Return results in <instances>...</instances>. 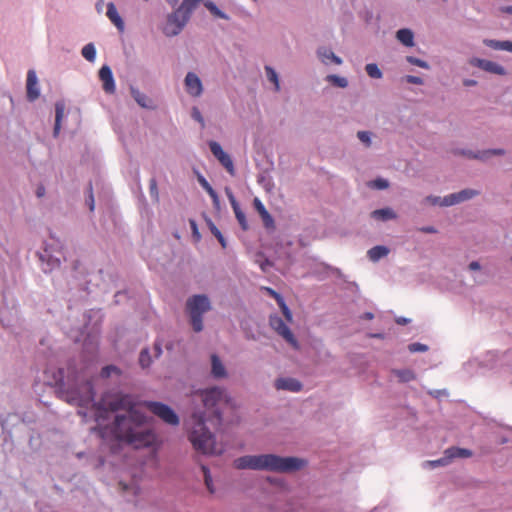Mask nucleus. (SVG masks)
Here are the masks:
<instances>
[{"label": "nucleus", "instance_id": "obj_1", "mask_svg": "<svg viewBox=\"0 0 512 512\" xmlns=\"http://www.w3.org/2000/svg\"><path fill=\"white\" fill-rule=\"evenodd\" d=\"M95 392L91 381H86L79 389L66 391L65 398L69 403L79 406L96 407V418H105V413L126 410L128 415H117L113 432L115 437L136 449L152 446L156 441L153 432L142 427L144 416L135 407L132 397L122 393H107L98 403H94Z\"/></svg>", "mask_w": 512, "mask_h": 512}, {"label": "nucleus", "instance_id": "obj_2", "mask_svg": "<svg viewBox=\"0 0 512 512\" xmlns=\"http://www.w3.org/2000/svg\"><path fill=\"white\" fill-rule=\"evenodd\" d=\"M204 406L203 412H195L191 417L188 439L193 448L204 455H220L224 448L216 442L215 436L206 427L210 422L214 427L222 423L225 409H232L233 404L225 389L212 387L195 393Z\"/></svg>", "mask_w": 512, "mask_h": 512}, {"label": "nucleus", "instance_id": "obj_3", "mask_svg": "<svg viewBox=\"0 0 512 512\" xmlns=\"http://www.w3.org/2000/svg\"><path fill=\"white\" fill-rule=\"evenodd\" d=\"M306 462L297 457H281L274 454L245 455L235 459L237 469L266 470L273 472H293L300 470Z\"/></svg>", "mask_w": 512, "mask_h": 512}, {"label": "nucleus", "instance_id": "obj_4", "mask_svg": "<svg viewBox=\"0 0 512 512\" xmlns=\"http://www.w3.org/2000/svg\"><path fill=\"white\" fill-rule=\"evenodd\" d=\"M211 309V303L206 295H194L186 302V311L195 332L203 330V314Z\"/></svg>", "mask_w": 512, "mask_h": 512}, {"label": "nucleus", "instance_id": "obj_5", "mask_svg": "<svg viewBox=\"0 0 512 512\" xmlns=\"http://www.w3.org/2000/svg\"><path fill=\"white\" fill-rule=\"evenodd\" d=\"M189 18L190 15L179 7L176 11L168 15L166 24L163 27V33L169 37L178 35Z\"/></svg>", "mask_w": 512, "mask_h": 512}, {"label": "nucleus", "instance_id": "obj_6", "mask_svg": "<svg viewBox=\"0 0 512 512\" xmlns=\"http://www.w3.org/2000/svg\"><path fill=\"white\" fill-rule=\"evenodd\" d=\"M144 405L150 412L158 416L165 423L173 426L179 424V417L168 405L154 401L145 402Z\"/></svg>", "mask_w": 512, "mask_h": 512}, {"label": "nucleus", "instance_id": "obj_7", "mask_svg": "<svg viewBox=\"0 0 512 512\" xmlns=\"http://www.w3.org/2000/svg\"><path fill=\"white\" fill-rule=\"evenodd\" d=\"M291 322H289L290 324ZM269 324L271 328L280 335L286 342H288L291 346L294 348L298 347V342L291 332V330L288 327V321L285 319L283 320L278 315H271L269 318Z\"/></svg>", "mask_w": 512, "mask_h": 512}, {"label": "nucleus", "instance_id": "obj_8", "mask_svg": "<svg viewBox=\"0 0 512 512\" xmlns=\"http://www.w3.org/2000/svg\"><path fill=\"white\" fill-rule=\"evenodd\" d=\"M476 194L473 190H462L458 193L450 194L443 199L440 197H427V201L430 202L432 205H441V206H452L454 204L460 203L462 201L468 200L472 198Z\"/></svg>", "mask_w": 512, "mask_h": 512}, {"label": "nucleus", "instance_id": "obj_9", "mask_svg": "<svg viewBox=\"0 0 512 512\" xmlns=\"http://www.w3.org/2000/svg\"><path fill=\"white\" fill-rule=\"evenodd\" d=\"M185 87L189 95L199 97L202 94L203 87L200 78L193 72H188L185 77Z\"/></svg>", "mask_w": 512, "mask_h": 512}, {"label": "nucleus", "instance_id": "obj_10", "mask_svg": "<svg viewBox=\"0 0 512 512\" xmlns=\"http://www.w3.org/2000/svg\"><path fill=\"white\" fill-rule=\"evenodd\" d=\"M64 371L61 368L49 367L44 371V380L50 386L63 387L64 383Z\"/></svg>", "mask_w": 512, "mask_h": 512}, {"label": "nucleus", "instance_id": "obj_11", "mask_svg": "<svg viewBox=\"0 0 512 512\" xmlns=\"http://www.w3.org/2000/svg\"><path fill=\"white\" fill-rule=\"evenodd\" d=\"M99 78L103 84V90L108 94H113L116 90L115 81L109 66L104 65L99 70Z\"/></svg>", "mask_w": 512, "mask_h": 512}, {"label": "nucleus", "instance_id": "obj_12", "mask_svg": "<svg viewBox=\"0 0 512 512\" xmlns=\"http://www.w3.org/2000/svg\"><path fill=\"white\" fill-rule=\"evenodd\" d=\"M261 290H263L265 293H267L270 297L274 298L276 300L284 318H286V320L288 322H293L292 312L286 305L284 298L278 292H276L275 290H273L270 287H262Z\"/></svg>", "mask_w": 512, "mask_h": 512}, {"label": "nucleus", "instance_id": "obj_13", "mask_svg": "<svg viewBox=\"0 0 512 512\" xmlns=\"http://www.w3.org/2000/svg\"><path fill=\"white\" fill-rule=\"evenodd\" d=\"M26 91L29 101L36 100L40 95L38 80L34 70H29L27 73Z\"/></svg>", "mask_w": 512, "mask_h": 512}, {"label": "nucleus", "instance_id": "obj_14", "mask_svg": "<svg viewBox=\"0 0 512 512\" xmlns=\"http://www.w3.org/2000/svg\"><path fill=\"white\" fill-rule=\"evenodd\" d=\"M471 64L474 66H477L487 72H491V73L498 74V75L505 74V69L501 65H499L493 61L474 58L471 60Z\"/></svg>", "mask_w": 512, "mask_h": 512}, {"label": "nucleus", "instance_id": "obj_15", "mask_svg": "<svg viewBox=\"0 0 512 512\" xmlns=\"http://www.w3.org/2000/svg\"><path fill=\"white\" fill-rule=\"evenodd\" d=\"M226 194H227V197L229 199V202L233 208V211L235 213V217L236 219L238 220L240 226L242 227L243 230H246L248 228V223H247V220H246V217H245V214L244 212L241 210L235 196L233 195V193L229 190V189H226Z\"/></svg>", "mask_w": 512, "mask_h": 512}, {"label": "nucleus", "instance_id": "obj_16", "mask_svg": "<svg viewBox=\"0 0 512 512\" xmlns=\"http://www.w3.org/2000/svg\"><path fill=\"white\" fill-rule=\"evenodd\" d=\"M211 375L215 379H223L228 376L224 363L216 354L211 355Z\"/></svg>", "mask_w": 512, "mask_h": 512}, {"label": "nucleus", "instance_id": "obj_17", "mask_svg": "<svg viewBox=\"0 0 512 512\" xmlns=\"http://www.w3.org/2000/svg\"><path fill=\"white\" fill-rule=\"evenodd\" d=\"M275 387L278 390H289L292 392H298L302 388V384L293 378H279L275 382Z\"/></svg>", "mask_w": 512, "mask_h": 512}, {"label": "nucleus", "instance_id": "obj_18", "mask_svg": "<svg viewBox=\"0 0 512 512\" xmlns=\"http://www.w3.org/2000/svg\"><path fill=\"white\" fill-rule=\"evenodd\" d=\"M130 92L134 100L137 102L139 106L146 109H154L155 105L153 104V101L144 93L139 91L135 87L130 88Z\"/></svg>", "mask_w": 512, "mask_h": 512}, {"label": "nucleus", "instance_id": "obj_19", "mask_svg": "<svg viewBox=\"0 0 512 512\" xmlns=\"http://www.w3.org/2000/svg\"><path fill=\"white\" fill-rule=\"evenodd\" d=\"M107 17L109 20L117 27V29L122 32L124 30V22L120 17L115 5L110 2L107 5Z\"/></svg>", "mask_w": 512, "mask_h": 512}, {"label": "nucleus", "instance_id": "obj_20", "mask_svg": "<svg viewBox=\"0 0 512 512\" xmlns=\"http://www.w3.org/2000/svg\"><path fill=\"white\" fill-rule=\"evenodd\" d=\"M317 54L322 63L326 65L331 62L336 65H340L342 63V60L338 56H336L330 49L325 47L319 48Z\"/></svg>", "mask_w": 512, "mask_h": 512}, {"label": "nucleus", "instance_id": "obj_21", "mask_svg": "<svg viewBox=\"0 0 512 512\" xmlns=\"http://www.w3.org/2000/svg\"><path fill=\"white\" fill-rule=\"evenodd\" d=\"M253 203H254L255 209L260 214L265 226L272 227L274 225L273 218L271 217V215L269 214V212L267 211V209L265 208L263 203L258 198H255Z\"/></svg>", "mask_w": 512, "mask_h": 512}, {"label": "nucleus", "instance_id": "obj_22", "mask_svg": "<svg viewBox=\"0 0 512 512\" xmlns=\"http://www.w3.org/2000/svg\"><path fill=\"white\" fill-rule=\"evenodd\" d=\"M445 454L448 455L452 461L454 458H469L472 456V451L465 448L450 447L445 450Z\"/></svg>", "mask_w": 512, "mask_h": 512}, {"label": "nucleus", "instance_id": "obj_23", "mask_svg": "<svg viewBox=\"0 0 512 512\" xmlns=\"http://www.w3.org/2000/svg\"><path fill=\"white\" fill-rule=\"evenodd\" d=\"M396 38L407 47H412L414 45V35L410 29L403 28L398 30Z\"/></svg>", "mask_w": 512, "mask_h": 512}, {"label": "nucleus", "instance_id": "obj_24", "mask_svg": "<svg viewBox=\"0 0 512 512\" xmlns=\"http://www.w3.org/2000/svg\"><path fill=\"white\" fill-rule=\"evenodd\" d=\"M64 111H65V104L63 102H57L55 104V125H54V135L55 136H57L59 134Z\"/></svg>", "mask_w": 512, "mask_h": 512}, {"label": "nucleus", "instance_id": "obj_25", "mask_svg": "<svg viewBox=\"0 0 512 512\" xmlns=\"http://www.w3.org/2000/svg\"><path fill=\"white\" fill-rule=\"evenodd\" d=\"M198 181L200 183V185L203 187V189L209 194V196L211 197L212 201H213V204L216 206V207H219V204H220V201H219V197H218V194L216 193V191L212 188V186L208 183V181L203 177V176H199L198 177Z\"/></svg>", "mask_w": 512, "mask_h": 512}, {"label": "nucleus", "instance_id": "obj_26", "mask_svg": "<svg viewBox=\"0 0 512 512\" xmlns=\"http://www.w3.org/2000/svg\"><path fill=\"white\" fill-rule=\"evenodd\" d=\"M371 216L374 219L382 220V221H386V220H390V219L396 218L395 212L392 209H390V208H383V209L374 210L371 213Z\"/></svg>", "mask_w": 512, "mask_h": 512}, {"label": "nucleus", "instance_id": "obj_27", "mask_svg": "<svg viewBox=\"0 0 512 512\" xmlns=\"http://www.w3.org/2000/svg\"><path fill=\"white\" fill-rule=\"evenodd\" d=\"M389 249L385 246H375L368 251V257L371 261H378L382 257L388 255Z\"/></svg>", "mask_w": 512, "mask_h": 512}, {"label": "nucleus", "instance_id": "obj_28", "mask_svg": "<svg viewBox=\"0 0 512 512\" xmlns=\"http://www.w3.org/2000/svg\"><path fill=\"white\" fill-rule=\"evenodd\" d=\"M82 56L88 60L89 62H94L95 58H96V49L94 47V45L92 43H88L86 44L83 48H82Z\"/></svg>", "mask_w": 512, "mask_h": 512}, {"label": "nucleus", "instance_id": "obj_29", "mask_svg": "<svg viewBox=\"0 0 512 512\" xmlns=\"http://www.w3.org/2000/svg\"><path fill=\"white\" fill-rule=\"evenodd\" d=\"M230 175L235 174L234 164L231 157L226 153L217 159Z\"/></svg>", "mask_w": 512, "mask_h": 512}, {"label": "nucleus", "instance_id": "obj_30", "mask_svg": "<svg viewBox=\"0 0 512 512\" xmlns=\"http://www.w3.org/2000/svg\"><path fill=\"white\" fill-rule=\"evenodd\" d=\"M396 376L401 382H409L415 379V374L409 369L395 371Z\"/></svg>", "mask_w": 512, "mask_h": 512}, {"label": "nucleus", "instance_id": "obj_31", "mask_svg": "<svg viewBox=\"0 0 512 512\" xmlns=\"http://www.w3.org/2000/svg\"><path fill=\"white\" fill-rule=\"evenodd\" d=\"M112 374L120 376L121 370L115 365H108L103 367L100 372L102 378H109Z\"/></svg>", "mask_w": 512, "mask_h": 512}, {"label": "nucleus", "instance_id": "obj_32", "mask_svg": "<svg viewBox=\"0 0 512 512\" xmlns=\"http://www.w3.org/2000/svg\"><path fill=\"white\" fill-rule=\"evenodd\" d=\"M365 70L367 74L374 79H380L382 77V72L379 67L374 63H369L366 65Z\"/></svg>", "mask_w": 512, "mask_h": 512}, {"label": "nucleus", "instance_id": "obj_33", "mask_svg": "<svg viewBox=\"0 0 512 512\" xmlns=\"http://www.w3.org/2000/svg\"><path fill=\"white\" fill-rule=\"evenodd\" d=\"M327 81L330 82L331 84L341 87V88H345L348 85V81L346 78L339 77L337 75H328Z\"/></svg>", "mask_w": 512, "mask_h": 512}, {"label": "nucleus", "instance_id": "obj_34", "mask_svg": "<svg viewBox=\"0 0 512 512\" xmlns=\"http://www.w3.org/2000/svg\"><path fill=\"white\" fill-rule=\"evenodd\" d=\"M265 70H266V75H267L268 80L275 85V89H276V91H278L280 89V85H279L278 75H277L276 71L269 66H266Z\"/></svg>", "mask_w": 512, "mask_h": 512}, {"label": "nucleus", "instance_id": "obj_35", "mask_svg": "<svg viewBox=\"0 0 512 512\" xmlns=\"http://www.w3.org/2000/svg\"><path fill=\"white\" fill-rule=\"evenodd\" d=\"M201 470L204 475V481H205V485H206L207 489L209 490V492L213 493L214 488H213V484H212V477H211L208 467L205 465H201Z\"/></svg>", "mask_w": 512, "mask_h": 512}, {"label": "nucleus", "instance_id": "obj_36", "mask_svg": "<svg viewBox=\"0 0 512 512\" xmlns=\"http://www.w3.org/2000/svg\"><path fill=\"white\" fill-rule=\"evenodd\" d=\"M202 0H183L180 8H182L186 13L189 15L191 12L196 8V6L201 2Z\"/></svg>", "mask_w": 512, "mask_h": 512}, {"label": "nucleus", "instance_id": "obj_37", "mask_svg": "<svg viewBox=\"0 0 512 512\" xmlns=\"http://www.w3.org/2000/svg\"><path fill=\"white\" fill-rule=\"evenodd\" d=\"M209 148L212 152V154L215 156V158L222 157L226 154V152L223 151L221 145L216 141H210L209 142Z\"/></svg>", "mask_w": 512, "mask_h": 512}, {"label": "nucleus", "instance_id": "obj_38", "mask_svg": "<svg viewBox=\"0 0 512 512\" xmlns=\"http://www.w3.org/2000/svg\"><path fill=\"white\" fill-rule=\"evenodd\" d=\"M139 363L143 368L149 367L151 364V357L147 349H143L140 353Z\"/></svg>", "mask_w": 512, "mask_h": 512}, {"label": "nucleus", "instance_id": "obj_39", "mask_svg": "<svg viewBox=\"0 0 512 512\" xmlns=\"http://www.w3.org/2000/svg\"><path fill=\"white\" fill-rule=\"evenodd\" d=\"M369 186L374 189L382 190V189L388 188L389 183L386 179L378 178V179L371 181L369 183Z\"/></svg>", "mask_w": 512, "mask_h": 512}, {"label": "nucleus", "instance_id": "obj_40", "mask_svg": "<svg viewBox=\"0 0 512 512\" xmlns=\"http://www.w3.org/2000/svg\"><path fill=\"white\" fill-rule=\"evenodd\" d=\"M149 191L151 197L158 202L159 201V192H158V186L157 181L155 178L150 179L149 181Z\"/></svg>", "mask_w": 512, "mask_h": 512}, {"label": "nucleus", "instance_id": "obj_41", "mask_svg": "<svg viewBox=\"0 0 512 512\" xmlns=\"http://www.w3.org/2000/svg\"><path fill=\"white\" fill-rule=\"evenodd\" d=\"M451 462L450 457L444 453V457L434 460V461H428L427 464L431 467H437V466H446Z\"/></svg>", "mask_w": 512, "mask_h": 512}, {"label": "nucleus", "instance_id": "obj_42", "mask_svg": "<svg viewBox=\"0 0 512 512\" xmlns=\"http://www.w3.org/2000/svg\"><path fill=\"white\" fill-rule=\"evenodd\" d=\"M406 59L412 65H415V66H418V67H421V68H425V69L429 68L428 63L425 62L424 60L419 59V58H416V57H413V56H407Z\"/></svg>", "mask_w": 512, "mask_h": 512}, {"label": "nucleus", "instance_id": "obj_43", "mask_svg": "<svg viewBox=\"0 0 512 512\" xmlns=\"http://www.w3.org/2000/svg\"><path fill=\"white\" fill-rule=\"evenodd\" d=\"M359 140L363 142L366 146H370L371 139H370V133L367 131H359L357 134Z\"/></svg>", "mask_w": 512, "mask_h": 512}, {"label": "nucleus", "instance_id": "obj_44", "mask_svg": "<svg viewBox=\"0 0 512 512\" xmlns=\"http://www.w3.org/2000/svg\"><path fill=\"white\" fill-rule=\"evenodd\" d=\"M484 43L493 49L501 50L502 49V41L497 40H485Z\"/></svg>", "mask_w": 512, "mask_h": 512}, {"label": "nucleus", "instance_id": "obj_45", "mask_svg": "<svg viewBox=\"0 0 512 512\" xmlns=\"http://www.w3.org/2000/svg\"><path fill=\"white\" fill-rule=\"evenodd\" d=\"M406 81L408 83H411V84H416V85H422L423 84V80L422 78L418 77V76H413V75H407L405 77Z\"/></svg>", "mask_w": 512, "mask_h": 512}, {"label": "nucleus", "instance_id": "obj_46", "mask_svg": "<svg viewBox=\"0 0 512 512\" xmlns=\"http://www.w3.org/2000/svg\"><path fill=\"white\" fill-rule=\"evenodd\" d=\"M192 117L198 121L202 126H204V119L199 111V109L197 107H194L192 109Z\"/></svg>", "mask_w": 512, "mask_h": 512}, {"label": "nucleus", "instance_id": "obj_47", "mask_svg": "<svg viewBox=\"0 0 512 512\" xmlns=\"http://www.w3.org/2000/svg\"><path fill=\"white\" fill-rule=\"evenodd\" d=\"M409 350L411 352H419V351L422 352V351L427 350V346L420 344V343H413V344L409 345Z\"/></svg>", "mask_w": 512, "mask_h": 512}, {"label": "nucleus", "instance_id": "obj_48", "mask_svg": "<svg viewBox=\"0 0 512 512\" xmlns=\"http://www.w3.org/2000/svg\"><path fill=\"white\" fill-rule=\"evenodd\" d=\"M209 227H210V230L212 232V234L217 238L218 236H220L222 233L219 231V229L212 223L210 222L209 223Z\"/></svg>", "mask_w": 512, "mask_h": 512}, {"label": "nucleus", "instance_id": "obj_49", "mask_svg": "<svg viewBox=\"0 0 512 512\" xmlns=\"http://www.w3.org/2000/svg\"><path fill=\"white\" fill-rule=\"evenodd\" d=\"M423 233H436L437 230L433 226H426L419 229Z\"/></svg>", "mask_w": 512, "mask_h": 512}, {"label": "nucleus", "instance_id": "obj_50", "mask_svg": "<svg viewBox=\"0 0 512 512\" xmlns=\"http://www.w3.org/2000/svg\"><path fill=\"white\" fill-rule=\"evenodd\" d=\"M501 50H506V51L512 52V42L502 41V49Z\"/></svg>", "mask_w": 512, "mask_h": 512}, {"label": "nucleus", "instance_id": "obj_51", "mask_svg": "<svg viewBox=\"0 0 512 512\" xmlns=\"http://www.w3.org/2000/svg\"><path fill=\"white\" fill-rule=\"evenodd\" d=\"M45 187L43 185H39L36 189V195L37 197L41 198L45 195Z\"/></svg>", "mask_w": 512, "mask_h": 512}, {"label": "nucleus", "instance_id": "obj_52", "mask_svg": "<svg viewBox=\"0 0 512 512\" xmlns=\"http://www.w3.org/2000/svg\"><path fill=\"white\" fill-rule=\"evenodd\" d=\"M270 266H272V263L267 259L265 261L261 262V264H260V267H261L262 271H264V272L267 271V268Z\"/></svg>", "mask_w": 512, "mask_h": 512}, {"label": "nucleus", "instance_id": "obj_53", "mask_svg": "<svg viewBox=\"0 0 512 512\" xmlns=\"http://www.w3.org/2000/svg\"><path fill=\"white\" fill-rule=\"evenodd\" d=\"M469 269L470 270H479L480 269V264L477 261H472L469 264Z\"/></svg>", "mask_w": 512, "mask_h": 512}, {"label": "nucleus", "instance_id": "obj_54", "mask_svg": "<svg viewBox=\"0 0 512 512\" xmlns=\"http://www.w3.org/2000/svg\"><path fill=\"white\" fill-rule=\"evenodd\" d=\"M504 151L499 149V150H489V151H486L484 152V154H489V155H501L503 154Z\"/></svg>", "mask_w": 512, "mask_h": 512}, {"label": "nucleus", "instance_id": "obj_55", "mask_svg": "<svg viewBox=\"0 0 512 512\" xmlns=\"http://www.w3.org/2000/svg\"><path fill=\"white\" fill-rule=\"evenodd\" d=\"M206 6L215 14H220V11L212 3H207Z\"/></svg>", "mask_w": 512, "mask_h": 512}, {"label": "nucleus", "instance_id": "obj_56", "mask_svg": "<svg viewBox=\"0 0 512 512\" xmlns=\"http://www.w3.org/2000/svg\"><path fill=\"white\" fill-rule=\"evenodd\" d=\"M190 224H191V227H192V230H193V233L199 237V233H198V230H197V225H196V222L194 220H191L190 221Z\"/></svg>", "mask_w": 512, "mask_h": 512}, {"label": "nucleus", "instance_id": "obj_57", "mask_svg": "<svg viewBox=\"0 0 512 512\" xmlns=\"http://www.w3.org/2000/svg\"><path fill=\"white\" fill-rule=\"evenodd\" d=\"M501 11L507 14H512V6H505L501 8Z\"/></svg>", "mask_w": 512, "mask_h": 512}, {"label": "nucleus", "instance_id": "obj_58", "mask_svg": "<svg viewBox=\"0 0 512 512\" xmlns=\"http://www.w3.org/2000/svg\"><path fill=\"white\" fill-rule=\"evenodd\" d=\"M217 239H218V241L220 242L221 246H222L223 248H225V247H226V241H225V239H224L223 235L221 234L220 236H218V237H217Z\"/></svg>", "mask_w": 512, "mask_h": 512}, {"label": "nucleus", "instance_id": "obj_59", "mask_svg": "<svg viewBox=\"0 0 512 512\" xmlns=\"http://www.w3.org/2000/svg\"><path fill=\"white\" fill-rule=\"evenodd\" d=\"M363 318H364V319H367V320H371V319H373V318H374V315H373V313H371V312H366V313L363 315Z\"/></svg>", "mask_w": 512, "mask_h": 512}, {"label": "nucleus", "instance_id": "obj_60", "mask_svg": "<svg viewBox=\"0 0 512 512\" xmlns=\"http://www.w3.org/2000/svg\"><path fill=\"white\" fill-rule=\"evenodd\" d=\"M94 209V198L92 191H90V210L92 211Z\"/></svg>", "mask_w": 512, "mask_h": 512}, {"label": "nucleus", "instance_id": "obj_61", "mask_svg": "<svg viewBox=\"0 0 512 512\" xmlns=\"http://www.w3.org/2000/svg\"><path fill=\"white\" fill-rule=\"evenodd\" d=\"M475 84H476L475 80H465L464 81V85H466V86H473Z\"/></svg>", "mask_w": 512, "mask_h": 512}, {"label": "nucleus", "instance_id": "obj_62", "mask_svg": "<svg viewBox=\"0 0 512 512\" xmlns=\"http://www.w3.org/2000/svg\"><path fill=\"white\" fill-rule=\"evenodd\" d=\"M167 2L172 5V6H175L178 2V0H167Z\"/></svg>", "mask_w": 512, "mask_h": 512}, {"label": "nucleus", "instance_id": "obj_63", "mask_svg": "<svg viewBox=\"0 0 512 512\" xmlns=\"http://www.w3.org/2000/svg\"><path fill=\"white\" fill-rule=\"evenodd\" d=\"M155 350H157L158 355L161 353V348L158 344H155Z\"/></svg>", "mask_w": 512, "mask_h": 512}, {"label": "nucleus", "instance_id": "obj_64", "mask_svg": "<svg viewBox=\"0 0 512 512\" xmlns=\"http://www.w3.org/2000/svg\"><path fill=\"white\" fill-rule=\"evenodd\" d=\"M398 323H406V319H401L397 321Z\"/></svg>", "mask_w": 512, "mask_h": 512}]
</instances>
